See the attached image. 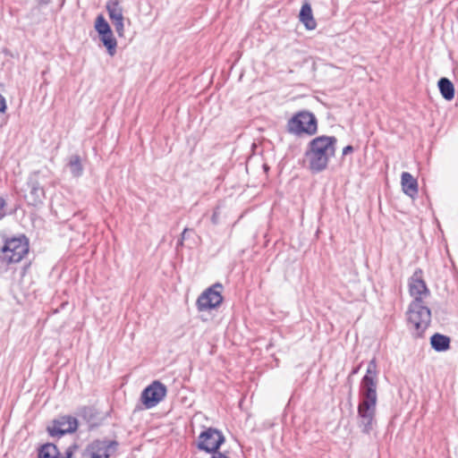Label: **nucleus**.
Here are the masks:
<instances>
[{"mask_svg":"<svg viewBox=\"0 0 458 458\" xmlns=\"http://www.w3.org/2000/svg\"><path fill=\"white\" fill-rule=\"evenodd\" d=\"M115 30L119 37H123L124 34L123 20L115 21L113 22Z\"/></svg>","mask_w":458,"mask_h":458,"instance_id":"nucleus-22","label":"nucleus"},{"mask_svg":"<svg viewBox=\"0 0 458 458\" xmlns=\"http://www.w3.org/2000/svg\"><path fill=\"white\" fill-rule=\"evenodd\" d=\"M7 109L6 100L3 95L0 94V113H5Z\"/></svg>","mask_w":458,"mask_h":458,"instance_id":"nucleus-24","label":"nucleus"},{"mask_svg":"<svg viewBox=\"0 0 458 458\" xmlns=\"http://www.w3.org/2000/svg\"><path fill=\"white\" fill-rule=\"evenodd\" d=\"M188 231H189V229H188V228H185V229L182 231V234H181V238H180V239L178 240V242H177V247H179V246H182L183 242H184V240H185V238H186V233H188Z\"/></svg>","mask_w":458,"mask_h":458,"instance_id":"nucleus-25","label":"nucleus"},{"mask_svg":"<svg viewBox=\"0 0 458 458\" xmlns=\"http://www.w3.org/2000/svg\"><path fill=\"white\" fill-rule=\"evenodd\" d=\"M337 140L335 136H318L310 140L305 157L313 173L324 171L335 156Z\"/></svg>","mask_w":458,"mask_h":458,"instance_id":"nucleus-2","label":"nucleus"},{"mask_svg":"<svg viewBox=\"0 0 458 458\" xmlns=\"http://www.w3.org/2000/svg\"><path fill=\"white\" fill-rule=\"evenodd\" d=\"M352 151H353V148H352V146L348 145V146H346V147H344V149H343V155H344V156H346V155H348V154L352 153Z\"/></svg>","mask_w":458,"mask_h":458,"instance_id":"nucleus-27","label":"nucleus"},{"mask_svg":"<svg viewBox=\"0 0 458 458\" xmlns=\"http://www.w3.org/2000/svg\"><path fill=\"white\" fill-rule=\"evenodd\" d=\"M377 377V364L373 358L368 364L359 389L358 426L365 434H369L376 424Z\"/></svg>","mask_w":458,"mask_h":458,"instance_id":"nucleus-1","label":"nucleus"},{"mask_svg":"<svg viewBox=\"0 0 458 458\" xmlns=\"http://www.w3.org/2000/svg\"><path fill=\"white\" fill-rule=\"evenodd\" d=\"M223 285L216 283L207 288L197 299L196 306L199 311H207L216 309L223 302Z\"/></svg>","mask_w":458,"mask_h":458,"instance_id":"nucleus-6","label":"nucleus"},{"mask_svg":"<svg viewBox=\"0 0 458 458\" xmlns=\"http://www.w3.org/2000/svg\"><path fill=\"white\" fill-rule=\"evenodd\" d=\"M29 251L25 236L12 238L5 242L2 249V259L7 264L20 262Z\"/></svg>","mask_w":458,"mask_h":458,"instance_id":"nucleus-5","label":"nucleus"},{"mask_svg":"<svg viewBox=\"0 0 458 458\" xmlns=\"http://www.w3.org/2000/svg\"><path fill=\"white\" fill-rule=\"evenodd\" d=\"M408 322L414 327V335L421 337L431 322V311L424 301L413 300L407 310Z\"/></svg>","mask_w":458,"mask_h":458,"instance_id":"nucleus-3","label":"nucleus"},{"mask_svg":"<svg viewBox=\"0 0 458 458\" xmlns=\"http://www.w3.org/2000/svg\"><path fill=\"white\" fill-rule=\"evenodd\" d=\"M211 454H212V456L210 458H230L228 456H226L225 454L218 452V450L216 452H212Z\"/></svg>","mask_w":458,"mask_h":458,"instance_id":"nucleus-26","label":"nucleus"},{"mask_svg":"<svg viewBox=\"0 0 458 458\" xmlns=\"http://www.w3.org/2000/svg\"><path fill=\"white\" fill-rule=\"evenodd\" d=\"M106 8L112 22L124 20L123 7L118 0H108Z\"/></svg>","mask_w":458,"mask_h":458,"instance_id":"nucleus-16","label":"nucleus"},{"mask_svg":"<svg viewBox=\"0 0 458 458\" xmlns=\"http://www.w3.org/2000/svg\"><path fill=\"white\" fill-rule=\"evenodd\" d=\"M401 183L406 195L414 198L418 194V182L410 173L403 172L402 174Z\"/></svg>","mask_w":458,"mask_h":458,"instance_id":"nucleus-13","label":"nucleus"},{"mask_svg":"<svg viewBox=\"0 0 458 458\" xmlns=\"http://www.w3.org/2000/svg\"><path fill=\"white\" fill-rule=\"evenodd\" d=\"M225 436L215 428H205L198 437L197 447L206 453L217 451L225 443Z\"/></svg>","mask_w":458,"mask_h":458,"instance_id":"nucleus-7","label":"nucleus"},{"mask_svg":"<svg viewBox=\"0 0 458 458\" xmlns=\"http://www.w3.org/2000/svg\"><path fill=\"white\" fill-rule=\"evenodd\" d=\"M287 130L295 135H314L318 131L317 118L310 112L301 111L288 121Z\"/></svg>","mask_w":458,"mask_h":458,"instance_id":"nucleus-4","label":"nucleus"},{"mask_svg":"<svg viewBox=\"0 0 458 458\" xmlns=\"http://www.w3.org/2000/svg\"><path fill=\"white\" fill-rule=\"evenodd\" d=\"M438 89L442 97L445 100H452L454 98V87L452 81L447 78H441L438 82Z\"/></svg>","mask_w":458,"mask_h":458,"instance_id":"nucleus-17","label":"nucleus"},{"mask_svg":"<svg viewBox=\"0 0 458 458\" xmlns=\"http://www.w3.org/2000/svg\"><path fill=\"white\" fill-rule=\"evenodd\" d=\"M211 222L214 225L218 224V212L217 211H214V213H213V215L211 216Z\"/></svg>","mask_w":458,"mask_h":458,"instance_id":"nucleus-28","label":"nucleus"},{"mask_svg":"<svg viewBox=\"0 0 458 458\" xmlns=\"http://www.w3.org/2000/svg\"><path fill=\"white\" fill-rule=\"evenodd\" d=\"M409 293L413 300L424 301L430 295L425 281L423 280V272L420 268H417L409 279Z\"/></svg>","mask_w":458,"mask_h":458,"instance_id":"nucleus-10","label":"nucleus"},{"mask_svg":"<svg viewBox=\"0 0 458 458\" xmlns=\"http://www.w3.org/2000/svg\"><path fill=\"white\" fill-rule=\"evenodd\" d=\"M299 19L305 28L309 30L317 27V22L313 17L312 9L309 3L305 2L300 11Z\"/></svg>","mask_w":458,"mask_h":458,"instance_id":"nucleus-14","label":"nucleus"},{"mask_svg":"<svg viewBox=\"0 0 458 458\" xmlns=\"http://www.w3.org/2000/svg\"><path fill=\"white\" fill-rule=\"evenodd\" d=\"M68 165L74 177H80L82 174L83 166L81 165V157L78 155H73L70 157Z\"/></svg>","mask_w":458,"mask_h":458,"instance_id":"nucleus-20","label":"nucleus"},{"mask_svg":"<svg viewBox=\"0 0 458 458\" xmlns=\"http://www.w3.org/2000/svg\"><path fill=\"white\" fill-rule=\"evenodd\" d=\"M6 200L4 198L0 197V220H2L6 216Z\"/></svg>","mask_w":458,"mask_h":458,"instance_id":"nucleus-23","label":"nucleus"},{"mask_svg":"<svg viewBox=\"0 0 458 458\" xmlns=\"http://www.w3.org/2000/svg\"><path fill=\"white\" fill-rule=\"evenodd\" d=\"M95 30H97L98 35L104 32H106V34H108L109 30H111L110 25L102 14H99L96 19Z\"/></svg>","mask_w":458,"mask_h":458,"instance_id":"nucleus-21","label":"nucleus"},{"mask_svg":"<svg viewBox=\"0 0 458 458\" xmlns=\"http://www.w3.org/2000/svg\"><path fill=\"white\" fill-rule=\"evenodd\" d=\"M72 454H73L72 448V447H69V448L66 450V452H65V456H64V457H63V456H62V457H60V456H59V458H72Z\"/></svg>","mask_w":458,"mask_h":458,"instance_id":"nucleus-29","label":"nucleus"},{"mask_svg":"<svg viewBox=\"0 0 458 458\" xmlns=\"http://www.w3.org/2000/svg\"><path fill=\"white\" fill-rule=\"evenodd\" d=\"M166 392V386L156 380L142 391L140 400L146 409H151L165 397Z\"/></svg>","mask_w":458,"mask_h":458,"instance_id":"nucleus-8","label":"nucleus"},{"mask_svg":"<svg viewBox=\"0 0 458 458\" xmlns=\"http://www.w3.org/2000/svg\"><path fill=\"white\" fill-rule=\"evenodd\" d=\"M38 6H46L50 3V0H36Z\"/></svg>","mask_w":458,"mask_h":458,"instance_id":"nucleus-30","label":"nucleus"},{"mask_svg":"<svg viewBox=\"0 0 458 458\" xmlns=\"http://www.w3.org/2000/svg\"><path fill=\"white\" fill-rule=\"evenodd\" d=\"M114 444V442L106 440H96L92 442L88 448L89 458H108Z\"/></svg>","mask_w":458,"mask_h":458,"instance_id":"nucleus-11","label":"nucleus"},{"mask_svg":"<svg viewBox=\"0 0 458 458\" xmlns=\"http://www.w3.org/2000/svg\"><path fill=\"white\" fill-rule=\"evenodd\" d=\"M38 458H59V452L55 445L47 443L38 449Z\"/></svg>","mask_w":458,"mask_h":458,"instance_id":"nucleus-19","label":"nucleus"},{"mask_svg":"<svg viewBox=\"0 0 458 458\" xmlns=\"http://www.w3.org/2000/svg\"><path fill=\"white\" fill-rule=\"evenodd\" d=\"M28 185L30 188V198L31 199L30 204L33 206H38V204L42 203L43 199H45V191L38 180L34 177H30Z\"/></svg>","mask_w":458,"mask_h":458,"instance_id":"nucleus-12","label":"nucleus"},{"mask_svg":"<svg viewBox=\"0 0 458 458\" xmlns=\"http://www.w3.org/2000/svg\"><path fill=\"white\" fill-rule=\"evenodd\" d=\"M78 420L75 417L71 415L60 416L54 420L50 426H47V431L49 436L62 437L65 434H71L77 430Z\"/></svg>","mask_w":458,"mask_h":458,"instance_id":"nucleus-9","label":"nucleus"},{"mask_svg":"<svg viewBox=\"0 0 458 458\" xmlns=\"http://www.w3.org/2000/svg\"><path fill=\"white\" fill-rule=\"evenodd\" d=\"M451 339L449 336L436 333L430 337V344L436 352H445L450 349Z\"/></svg>","mask_w":458,"mask_h":458,"instance_id":"nucleus-15","label":"nucleus"},{"mask_svg":"<svg viewBox=\"0 0 458 458\" xmlns=\"http://www.w3.org/2000/svg\"><path fill=\"white\" fill-rule=\"evenodd\" d=\"M100 40L103 45L106 47L108 54L113 56L116 53L117 42L114 37L112 30H109L108 34L106 32L99 34Z\"/></svg>","mask_w":458,"mask_h":458,"instance_id":"nucleus-18","label":"nucleus"},{"mask_svg":"<svg viewBox=\"0 0 458 458\" xmlns=\"http://www.w3.org/2000/svg\"><path fill=\"white\" fill-rule=\"evenodd\" d=\"M360 364L358 367L354 368V369H352V373H351V374H352V375H355V374H357V373H358V371H359V369H360Z\"/></svg>","mask_w":458,"mask_h":458,"instance_id":"nucleus-31","label":"nucleus"}]
</instances>
